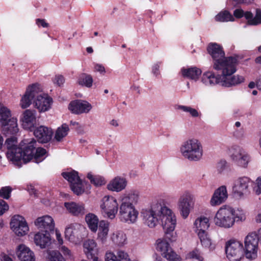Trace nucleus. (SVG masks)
<instances>
[{"label": "nucleus", "mask_w": 261, "mask_h": 261, "mask_svg": "<svg viewBox=\"0 0 261 261\" xmlns=\"http://www.w3.org/2000/svg\"><path fill=\"white\" fill-rule=\"evenodd\" d=\"M35 141L32 140L27 144L22 149L17 146V140L16 137H11L6 139L5 145L8 149L7 157L14 165L21 167L22 163H27L32 158V149Z\"/></svg>", "instance_id": "obj_1"}, {"label": "nucleus", "mask_w": 261, "mask_h": 261, "mask_svg": "<svg viewBox=\"0 0 261 261\" xmlns=\"http://www.w3.org/2000/svg\"><path fill=\"white\" fill-rule=\"evenodd\" d=\"M246 218L245 212L243 210L224 205L216 212L214 222L217 226L229 229L232 228L236 222H244Z\"/></svg>", "instance_id": "obj_2"}, {"label": "nucleus", "mask_w": 261, "mask_h": 261, "mask_svg": "<svg viewBox=\"0 0 261 261\" xmlns=\"http://www.w3.org/2000/svg\"><path fill=\"white\" fill-rule=\"evenodd\" d=\"M139 199V193L137 191L126 192L120 197L119 215L121 221L128 224L137 221L139 213L134 205L138 203Z\"/></svg>", "instance_id": "obj_3"}, {"label": "nucleus", "mask_w": 261, "mask_h": 261, "mask_svg": "<svg viewBox=\"0 0 261 261\" xmlns=\"http://www.w3.org/2000/svg\"><path fill=\"white\" fill-rule=\"evenodd\" d=\"M173 213L170 208L159 201L152 202L150 207L143 209L141 212L144 224L150 228L155 227L159 221L162 225L164 219L169 218Z\"/></svg>", "instance_id": "obj_4"}, {"label": "nucleus", "mask_w": 261, "mask_h": 261, "mask_svg": "<svg viewBox=\"0 0 261 261\" xmlns=\"http://www.w3.org/2000/svg\"><path fill=\"white\" fill-rule=\"evenodd\" d=\"M184 158L190 161H199L203 156V146L200 141L196 138H190L184 141L179 148Z\"/></svg>", "instance_id": "obj_5"}, {"label": "nucleus", "mask_w": 261, "mask_h": 261, "mask_svg": "<svg viewBox=\"0 0 261 261\" xmlns=\"http://www.w3.org/2000/svg\"><path fill=\"white\" fill-rule=\"evenodd\" d=\"M207 51L213 59V68L220 71L227 66L231 62H236L237 58L233 57L225 58L222 47L217 43H211Z\"/></svg>", "instance_id": "obj_6"}, {"label": "nucleus", "mask_w": 261, "mask_h": 261, "mask_svg": "<svg viewBox=\"0 0 261 261\" xmlns=\"http://www.w3.org/2000/svg\"><path fill=\"white\" fill-rule=\"evenodd\" d=\"M0 127L2 132L6 135L15 134L19 130L17 118L11 117V111L1 105Z\"/></svg>", "instance_id": "obj_7"}, {"label": "nucleus", "mask_w": 261, "mask_h": 261, "mask_svg": "<svg viewBox=\"0 0 261 261\" xmlns=\"http://www.w3.org/2000/svg\"><path fill=\"white\" fill-rule=\"evenodd\" d=\"M227 152L232 164L240 168H248L251 158L245 149L239 145H233L228 148Z\"/></svg>", "instance_id": "obj_8"}, {"label": "nucleus", "mask_w": 261, "mask_h": 261, "mask_svg": "<svg viewBox=\"0 0 261 261\" xmlns=\"http://www.w3.org/2000/svg\"><path fill=\"white\" fill-rule=\"evenodd\" d=\"M238 60L232 62L219 71L221 73V86L229 87L240 84L244 82V77L240 75H232L237 70Z\"/></svg>", "instance_id": "obj_9"}, {"label": "nucleus", "mask_w": 261, "mask_h": 261, "mask_svg": "<svg viewBox=\"0 0 261 261\" xmlns=\"http://www.w3.org/2000/svg\"><path fill=\"white\" fill-rule=\"evenodd\" d=\"M62 175L70 182L72 191L77 195L88 191L90 188L89 184L86 182H83L80 179L77 172L74 170L63 172Z\"/></svg>", "instance_id": "obj_10"}, {"label": "nucleus", "mask_w": 261, "mask_h": 261, "mask_svg": "<svg viewBox=\"0 0 261 261\" xmlns=\"http://www.w3.org/2000/svg\"><path fill=\"white\" fill-rule=\"evenodd\" d=\"M100 207L101 213L104 217L113 219L118 213L119 204L115 197L107 195L102 198Z\"/></svg>", "instance_id": "obj_11"}, {"label": "nucleus", "mask_w": 261, "mask_h": 261, "mask_svg": "<svg viewBox=\"0 0 261 261\" xmlns=\"http://www.w3.org/2000/svg\"><path fill=\"white\" fill-rule=\"evenodd\" d=\"M225 252L231 261H240L244 256L243 244L236 240L231 239L226 242Z\"/></svg>", "instance_id": "obj_12"}, {"label": "nucleus", "mask_w": 261, "mask_h": 261, "mask_svg": "<svg viewBox=\"0 0 261 261\" xmlns=\"http://www.w3.org/2000/svg\"><path fill=\"white\" fill-rule=\"evenodd\" d=\"M244 254L247 258L254 259L257 257L258 240L256 238V232L249 233L244 240Z\"/></svg>", "instance_id": "obj_13"}, {"label": "nucleus", "mask_w": 261, "mask_h": 261, "mask_svg": "<svg viewBox=\"0 0 261 261\" xmlns=\"http://www.w3.org/2000/svg\"><path fill=\"white\" fill-rule=\"evenodd\" d=\"M194 196L189 191H184L180 196L177 205L180 214L183 219H186L193 208Z\"/></svg>", "instance_id": "obj_14"}, {"label": "nucleus", "mask_w": 261, "mask_h": 261, "mask_svg": "<svg viewBox=\"0 0 261 261\" xmlns=\"http://www.w3.org/2000/svg\"><path fill=\"white\" fill-rule=\"evenodd\" d=\"M156 250L164 258L169 261H181L180 256L173 251L170 244L164 239L156 241Z\"/></svg>", "instance_id": "obj_15"}, {"label": "nucleus", "mask_w": 261, "mask_h": 261, "mask_svg": "<svg viewBox=\"0 0 261 261\" xmlns=\"http://www.w3.org/2000/svg\"><path fill=\"white\" fill-rule=\"evenodd\" d=\"M164 223L162 225L164 229L165 236L171 242H174L177 239V234L174 232L176 225V217L174 213L170 215L169 218L163 220Z\"/></svg>", "instance_id": "obj_16"}, {"label": "nucleus", "mask_w": 261, "mask_h": 261, "mask_svg": "<svg viewBox=\"0 0 261 261\" xmlns=\"http://www.w3.org/2000/svg\"><path fill=\"white\" fill-rule=\"evenodd\" d=\"M251 180L247 176H242L236 179L233 183L232 191L239 197H242L249 192Z\"/></svg>", "instance_id": "obj_17"}, {"label": "nucleus", "mask_w": 261, "mask_h": 261, "mask_svg": "<svg viewBox=\"0 0 261 261\" xmlns=\"http://www.w3.org/2000/svg\"><path fill=\"white\" fill-rule=\"evenodd\" d=\"M85 229V227L80 224H71L65 229V238L70 242H75L82 239Z\"/></svg>", "instance_id": "obj_18"}, {"label": "nucleus", "mask_w": 261, "mask_h": 261, "mask_svg": "<svg viewBox=\"0 0 261 261\" xmlns=\"http://www.w3.org/2000/svg\"><path fill=\"white\" fill-rule=\"evenodd\" d=\"M10 225L13 231L18 236H24L29 230L25 219L20 215H15L12 217Z\"/></svg>", "instance_id": "obj_19"}, {"label": "nucleus", "mask_w": 261, "mask_h": 261, "mask_svg": "<svg viewBox=\"0 0 261 261\" xmlns=\"http://www.w3.org/2000/svg\"><path fill=\"white\" fill-rule=\"evenodd\" d=\"M233 15L236 18H241L244 16L248 20L250 25H256L261 23V10H257L255 16L253 17L252 14L250 12H244L241 9H237L233 12Z\"/></svg>", "instance_id": "obj_20"}, {"label": "nucleus", "mask_w": 261, "mask_h": 261, "mask_svg": "<svg viewBox=\"0 0 261 261\" xmlns=\"http://www.w3.org/2000/svg\"><path fill=\"white\" fill-rule=\"evenodd\" d=\"M68 108L72 113L80 114L89 113L92 109V105L87 101L76 100L70 103Z\"/></svg>", "instance_id": "obj_21"}, {"label": "nucleus", "mask_w": 261, "mask_h": 261, "mask_svg": "<svg viewBox=\"0 0 261 261\" xmlns=\"http://www.w3.org/2000/svg\"><path fill=\"white\" fill-rule=\"evenodd\" d=\"M36 112L34 110H25L20 117V121L22 127L25 129L31 130L36 122Z\"/></svg>", "instance_id": "obj_22"}, {"label": "nucleus", "mask_w": 261, "mask_h": 261, "mask_svg": "<svg viewBox=\"0 0 261 261\" xmlns=\"http://www.w3.org/2000/svg\"><path fill=\"white\" fill-rule=\"evenodd\" d=\"M35 226L44 232H49L54 230L55 224L53 218L48 215H45L38 218L35 221Z\"/></svg>", "instance_id": "obj_23"}, {"label": "nucleus", "mask_w": 261, "mask_h": 261, "mask_svg": "<svg viewBox=\"0 0 261 261\" xmlns=\"http://www.w3.org/2000/svg\"><path fill=\"white\" fill-rule=\"evenodd\" d=\"M228 197V193L225 186H221L217 189L211 200L210 204L213 206L219 205L224 202Z\"/></svg>", "instance_id": "obj_24"}, {"label": "nucleus", "mask_w": 261, "mask_h": 261, "mask_svg": "<svg viewBox=\"0 0 261 261\" xmlns=\"http://www.w3.org/2000/svg\"><path fill=\"white\" fill-rule=\"evenodd\" d=\"M34 242L41 249L49 247L51 244V239L49 232L39 231L35 234Z\"/></svg>", "instance_id": "obj_25"}, {"label": "nucleus", "mask_w": 261, "mask_h": 261, "mask_svg": "<svg viewBox=\"0 0 261 261\" xmlns=\"http://www.w3.org/2000/svg\"><path fill=\"white\" fill-rule=\"evenodd\" d=\"M16 254L20 261H35L34 252L24 244H20L17 246Z\"/></svg>", "instance_id": "obj_26"}, {"label": "nucleus", "mask_w": 261, "mask_h": 261, "mask_svg": "<svg viewBox=\"0 0 261 261\" xmlns=\"http://www.w3.org/2000/svg\"><path fill=\"white\" fill-rule=\"evenodd\" d=\"M53 131L44 126H40L34 131L35 136L37 138L38 141L40 143H47L51 138Z\"/></svg>", "instance_id": "obj_27"}, {"label": "nucleus", "mask_w": 261, "mask_h": 261, "mask_svg": "<svg viewBox=\"0 0 261 261\" xmlns=\"http://www.w3.org/2000/svg\"><path fill=\"white\" fill-rule=\"evenodd\" d=\"M52 102V98L44 94L37 96V98L34 101L35 107L40 112L48 111Z\"/></svg>", "instance_id": "obj_28"}, {"label": "nucleus", "mask_w": 261, "mask_h": 261, "mask_svg": "<svg viewBox=\"0 0 261 261\" xmlns=\"http://www.w3.org/2000/svg\"><path fill=\"white\" fill-rule=\"evenodd\" d=\"M201 82L207 86H214L216 84L221 85V75L216 76L214 72L206 71L202 74Z\"/></svg>", "instance_id": "obj_29"}, {"label": "nucleus", "mask_w": 261, "mask_h": 261, "mask_svg": "<svg viewBox=\"0 0 261 261\" xmlns=\"http://www.w3.org/2000/svg\"><path fill=\"white\" fill-rule=\"evenodd\" d=\"M126 185L127 180L125 178L117 176L109 182L107 188L110 191L118 192L124 189Z\"/></svg>", "instance_id": "obj_30"}, {"label": "nucleus", "mask_w": 261, "mask_h": 261, "mask_svg": "<svg viewBox=\"0 0 261 261\" xmlns=\"http://www.w3.org/2000/svg\"><path fill=\"white\" fill-rule=\"evenodd\" d=\"M64 206L68 212L73 216L83 215L85 213V206L82 203L68 202L64 203Z\"/></svg>", "instance_id": "obj_31"}, {"label": "nucleus", "mask_w": 261, "mask_h": 261, "mask_svg": "<svg viewBox=\"0 0 261 261\" xmlns=\"http://www.w3.org/2000/svg\"><path fill=\"white\" fill-rule=\"evenodd\" d=\"M105 261H129L128 254L121 250L117 252V255L111 251H108L105 254Z\"/></svg>", "instance_id": "obj_32"}, {"label": "nucleus", "mask_w": 261, "mask_h": 261, "mask_svg": "<svg viewBox=\"0 0 261 261\" xmlns=\"http://www.w3.org/2000/svg\"><path fill=\"white\" fill-rule=\"evenodd\" d=\"M210 227L209 219L205 217H200L196 219L194 223V231L197 234L206 232V230Z\"/></svg>", "instance_id": "obj_33"}, {"label": "nucleus", "mask_w": 261, "mask_h": 261, "mask_svg": "<svg viewBox=\"0 0 261 261\" xmlns=\"http://www.w3.org/2000/svg\"><path fill=\"white\" fill-rule=\"evenodd\" d=\"M34 140L35 143L34 144V147L32 149V158L28 161H30L31 160H33V162L36 163H39L43 161L46 158V154L47 153L46 150L41 147H37V142L34 139H32L31 141Z\"/></svg>", "instance_id": "obj_34"}, {"label": "nucleus", "mask_w": 261, "mask_h": 261, "mask_svg": "<svg viewBox=\"0 0 261 261\" xmlns=\"http://www.w3.org/2000/svg\"><path fill=\"white\" fill-rule=\"evenodd\" d=\"M84 252L89 258H92L96 256L98 252V248L95 241L93 240H88L84 243Z\"/></svg>", "instance_id": "obj_35"}, {"label": "nucleus", "mask_w": 261, "mask_h": 261, "mask_svg": "<svg viewBox=\"0 0 261 261\" xmlns=\"http://www.w3.org/2000/svg\"><path fill=\"white\" fill-rule=\"evenodd\" d=\"M182 75L184 77L188 78L191 80L197 81L199 76L201 74L202 71L200 69L196 67L190 68H183L181 70Z\"/></svg>", "instance_id": "obj_36"}, {"label": "nucleus", "mask_w": 261, "mask_h": 261, "mask_svg": "<svg viewBox=\"0 0 261 261\" xmlns=\"http://www.w3.org/2000/svg\"><path fill=\"white\" fill-rule=\"evenodd\" d=\"M98 239H99L102 243L106 241L108 232L109 223L105 220H101L99 222Z\"/></svg>", "instance_id": "obj_37"}, {"label": "nucleus", "mask_w": 261, "mask_h": 261, "mask_svg": "<svg viewBox=\"0 0 261 261\" xmlns=\"http://www.w3.org/2000/svg\"><path fill=\"white\" fill-rule=\"evenodd\" d=\"M85 220L89 228L93 232H96L99 222L98 217L93 214L89 213L86 216Z\"/></svg>", "instance_id": "obj_38"}, {"label": "nucleus", "mask_w": 261, "mask_h": 261, "mask_svg": "<svg viewBox=\"0 0 261 261\" xmlns=\"http://www.w3.org/2000/svg\"><path fill=\"white\" fill-rule=\"evenodd\" d=\"M112 241L119 246H122L127 243V237L126 234L122 231L114 232L112 236Z\"/></svg>", "instance_id": "obj_39"}, {"label": "nucleus", "mask_w": 261, "mask_h": 261, "mask_svg": "<svg viewBox=\"0 0 261 261\" xmlns=\"http://www.w3.org/2000/svg\"><path fill=\"white\" fill-rule=\"evenodd\" d=\"M93 80L92 76L89 74L82 73L79 76L77 83L82 86L91 88L92 86Z\"/></svg>", "instance_id": "obj_40"}, {"label": "nucleus", "mask_w": 261, "mask_h": 261, "mask_svg": "<svg viewBox=\"0 0 261 261\" xmlns=\"http://www.w3.org/2000/svg\"><path fill=\"white\" fill-rule=\"evenodd\" d=\"M26 91H29V96L31 97L32 99L35 97L37 98V96L42 95L41 93L42 89L40 85L37 83L33 84L28 86Z\"/></svg>", "instance_id": "obj_41"}, {"label": "nucleus", "mask_w": 261, "mask_h": 261, "mask_svg": "<svg viewBox=\"0 0 261 261\" xmlns=\"http://www.w3.org/2000/svg\"><path fill=\"white\" fill-rule=\"evenodd\" d=\"M69 130V128L67 124H62L57 128L55 133V139L57 141H61L63 138L67 135Z\"/></svg>", "instance_id": "obj_42"}, {"label": "nucleus", "mask_w": 261, "mask_h": 261, "mask_svg": "<svg viewBox=\"0 0 261 261\" xmlns=\"http://www.w3.org/2000/svg\"><path fill=\"white\" fill-rule=\"evenodd\" d=\"M177 109L182 112L188 113L191 117L193 118L200 117L201 115L200 112L190 106L178 105Z\"/></svg>", "instance_id": "obj_43"}, {"label": "nucleus", "mask_w": 261, "mask_h": 261, "mask_svg": "<svg viewBox=\"0 0 261 261\" xmlns=\"http://www.w3.org/2000/svg\"><path fill=\"white\" fill-rule=\"evenodd\" d=\"M215 20L219 22L233 21L234 18L227 11L220 12L215 16Z\"/></svg>", "instance_id": "obj_44"}, {"label": "nucleus", "mask_w": 261, "mask_h": 261, "mask_svg": "<svg viewBox=\"0 0 261 261\" xmlns=\"http://www.w3.org/2000/svg\"><path fill=\"white\" fill-rule=\"evenodd\" d=\"M202 246L205 248H210L212 245V242L211 239L207 235V232L200 233L197 235Z\"/></svg>", "instance_id": "obj_45"}, {"label": "nucleus", "mask_w": 261, "mask_h": 261, "mask_svg": "<svg viewBox=\"0 0 261 261\" xmlns=\"http://www.w3.org/2000/svg\"><path fill=\"white\" fill-rule=\"evenodd\" d=\"M29 91H26L25 94L22 96L21 99L20 105L22 109H25L29 107L31 104L32 99L29 96Z\"/></svg>", "instance_id": "obj_46"}, {"label": "nucleus", "mask_w": 261, "mask_h": 261, "mask_svg": "<svg viewBox=\"0 0 261 261\" xmlns=\"http://www.w3.org/2000/svg\"><path fill=\"white\" fill-rule=\"evenodd\" d=\"M88 178L90 180L91 182L95 186H101L104 184L103 179L100 176H94L89 173L87 175Z\"/></svg>", "instance_id": "obj_47"}, {"label": "nucleus", "mask_w": 261, "mask_h": 261, "mask_svg": "<svg viewBox=\"0 0 261 261\" xmlns=\"http://www.w3.org/2000/svg\"><path fill=\"white\" fill-rule=\"evenodd\" d=\"M48 261H65V260L60 252L52 251L49 254Z\"/></svg>", "instance_id": "obj_48"}, {"label": "nucleus", "mask_w": 261, "mask_h": 261, "mask_svg": "<svg viewBox=\"0 0 261 261\" xmlns=\"http://www.w3.org/2000/svg\"><path fill=\"white\" fill-rule=\"evenodd\" d=\"M188 257L190 259H195L198 261H204L201 252L197 249H195L189 252L188 254Z\"/></svg>", "instance_id": "obj_49"}, {"label": "nucleus", "mask_w": 261, "mask_h": 261, "mask_svg": "<svg viewBox=\"0 0 261 261\" xmlns=\"http://www.w3.org/2000/svg\"><path fill=\"white\" fill-rule=\"evenodd\" d=\"M12 188L9 186L2 187L0 189V197L8 199L10 198Z\"/></svg>", "instance_id": "obj_50"}, {"label": "nucleus", "mask_w": 261, "mask_h": 261, "mask_svg": "<svg viewBox=\"0 0 261 261\" xmlns=\"http://www.w3.org/2000/svg\"><path fill=\"white\" fill-rule=\"evenodd\" d=\"M9 205L6 201L0 199V216L3 215L9 210Z\"/></svg>", "instance_id": "obj_51"}, {"label": "nucleus", "mask_w": 261, "mask_h": 261, "mask_svg": "<svg viewBox=\"0 0 261 261\" xmlns=\"http://www.w3.org/2000/svg\"><path fill=\"white\" fill-rule=\"evenodd\" d=\"M94 71L98 72L101 74H105L106 73V69L103 65L100 64H95L94 65Z\"/></svg>", "instance_id": "obj_52"}, {"label": "nucleus", "mask_w": 261, "mask_h": 261, "mask_svg": "<svg viewBox=\"0 0 261 261\" xmlns=\"http://www.w3.org/2000/svg\"><path fill=\"white\" fill-rule=\"evenodd\" d=\"M227 164V162L224 160L220 161L216 165L217 171L219 173H221L225 168Z\"/></svg>", "instance_id": "obj_53"}, {"label": "nucleus", "mask_w": 261, "mask_h": 261, "mask_svg": "<svg viewBox=\"0 0 261 261\" xmlns=\"http://www.w3.org/2000/svg\"><path fill=\"white\" fill-rule=\"evenodd\" d=\"M64 82L65 80L64 77L61 75H56L53 80L54 83L59 86L62 85Z\"/></svg>", "instance_id": "obj_54"}, {"label": "nucleus", "mask_w": 261, "mask_h": 261, "mask_svg": "<svg viewBox=\"0 0 261 261\" xmlns=\"http://www.w3.org/2000/svg\"><path fill=\"white\" fill-rule=\"evenodd\" d=\"M255 193L257 195L261 194V177H259L256 179V186L254 188Z\"/></svg>", "instance_id": "obj_55"}, {"label": "nucleus", "mask_w": 261, "mask_h": 261, "mask_svg": "<svg viewBox=\"0 0 261 261\" xmlns=\"http://www.w3.org/2000/svg\"><path fill=\"white\" fill-rule=\"evenodd\" d=\"M36 23L38 27H42L43 28H47L49 25L44 19L39 18L36 20Z\"/></svg>", "instance_id": "obj_56"}, {"label": "nucleus", "mask_w": 261, "mask_h": 261, "mask_svg": "<svg viewBox=\"0 0 261 261\" xmlns=\"http://www.w3.org/2000/svg\"><path fill=\"white\" fill-rule=\"evenodd\" d=\"M159 68L160 65L158 63L152 66V73L155 76H158L160 74Z\"/></svg>", "instance_id": "obj_57"}, {"label": "nucleus", "mask_w": 261, "mask_h": 261, "mask_svg": "<svg viewBox=\"0 0 261 261\" xmlns=\"http://www.w3.org/2000/svg\"><path fill=\"white\" fill-rule=\"evenodd\" d=\"M56 239L60 245H62L63 243V240L61 237V234L60 232V231L56 229Z\"/></svg>", "instance_id": "obj_58"}, {"label": "nucleus", "mask_w": 261, "mask_h": 261, "mask_svg": "<svg viewBox=\"0 0 261 261\" xmlns=\"http://www.w3.org/2000/svg\"><path fill=\"white\" fill-rule=\"evenodd\" d=\"M61 251L65 255H68L69 256H71V252L70 250L65 246H62Z\"/></svg>", "instance_id": "obj_59"}, {"label": "nucleus", "mask_w": 261, "mask_h": 261, "mask_svg": "<svg viewBox=\"0 0 261 261\" xmlns=\"http://www.w3.org/2000/svg\"><path fill=\"white\" fill-rule=\"evenodd\" d=\"M256 87L261 91V74L256 77Z\"/></svg>", "instance_id": "obj_60"}, {"label": "nucleus", "mask_w": 261, "mask_h": 261, "mask_svg": "<svg viewBox=\"0 0 261 261\" xmlns=\"http://www.w3.org/2000/svg\"><path fill=\"white\" fill-rule=\"evenodd\" d=\"M27 189L31 194H35V190L34 186L32 185L28 186Z\"/></svg>", "instance_id": "obj_61"}, {"label": "nucleus", "mask_w": 261, "mask_h": 261, "mask_svg": "<svg viewBox=\"0 0 261 261\" xmlns=\"http://www.w3.org/2000/svg\"><path fill=\"white\" fill-rule=\"evenodd\" d=\"M256 232V238L258 240V242H260L261 245V228L258 229Z\"/></svg>", "instance_id": "obj_62"}, {"label": "nucleus", "mask_w": 261, "mask_h": 261, "mask_svg": "<svg viewBox=\"0 0 261 261\" xmlns=\"http://www.w3.org/2000/svg\"><path fill=\"white\" fill-rule=\"evenodd\" d=\"M153 261H165L161 256L155 254L153 255Z\"/></svg>", "instance_id": "obj_63"}, {"label": "nucleus", "mask_w": 261, "mask_h": 261, "mask_svg": "<svg viewBox=\"0 0 261 261\" xmlns=\"http://www.w3.org/2000/svg\"><path fill=\"white\" fill-rule=\"evenodd\" d=\"M110 124H111V125H112V126H115V127H117L119 126V123H118V121L116 120H115V119H113L111 121Z\"/></svg>", "instance_id": "obj_64"}]
</instances>
